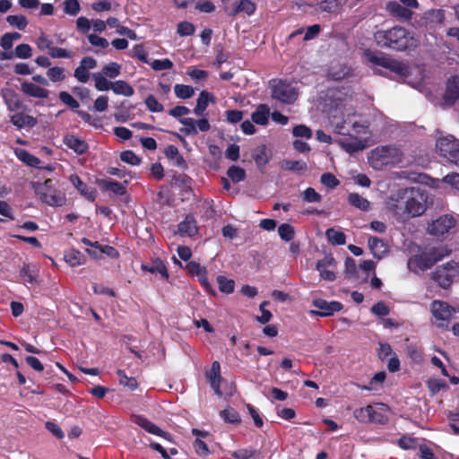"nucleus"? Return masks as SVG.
Wrapping results in <instances>:
<instances>
[{
  "label": "nucleus",
  "mask_w": 459,
  "mask_h": 459,
  "mask_svg": "<svg viewBox=\"0 0 459 459\" xmlns=\"http://www.w3.org/2000/svg\"><path fill=\"white\" fill-rule=\"evenodd\" d=\"M21 91L29 97L39 99H47L49 93L48 90L27 81L21 83Z\"/></svg>",
  "instance_id": "b1692460"
},
{
  "label": "nucleus",
  "mask_w": 459,
  "mask_h": 459,
  "mask_svg": "<svg viewBox=\"0 0 459 459\" xmlns=\"http://www.w3.org/2000/svg\"><path fill=\"white\" fill-rule=\"evenodd\" d=\"M302 199L306 203H320L322 201V195L313 187L309 186L302 193Z\"/></svg>",
  "instance_id": "4d7b16f0"
},
{
  "label": "nucleus",
  "mask_w": 459,
  "mask_h": 459,
  "mask_svg": "<svg viewBox=\"0 0 459 459\" xmlns=\"http://www.w3.org/2000/svg\"><path fill=\"white\" fill-rule=\"evenodd\" d=\"M340 4L331 0H322L316 4V10L322 13H333L337 11Z\"/></svg>",
  "instance_id": "3c124183"
},
{
  "label": "nucleus",
  "mask_w": 459,
  "mask_h": 459,
  "mask_svg": "<svg viewBox=\"0 0 459 459\" xmlns=\"http://www.w3.org/2000/svg\"><path fill=\"white\" fill-rule=\"evenodd\" d=\"M386 12L393 17L400 20L409 21L413 14L409 8L403 6L396 1H389L385 4Z\"/></svg>",
  "instance_id": "f3484780"
},
{
  "label": "nucleus",
  "mask_w": 459,
  "mask_h": 459,
  "mask_svg": "<svg viewBox=\"0 0 459 459\" xmlns=\"http://www.w3.org/2000/svg\"><path fill=\"white\" fill-rule=\"evenodd\" d=\"M221 418L227 423L238 425L241 422L239 413L232 407L228 406L220 412Z\"/></svg>",
  "instance_id": "c9c22d12"
},
{
  "label": "nucleus",
  "mask_w": 459,
  "mask_h": 459,
  "mask_svg": "<svg viewBox=\"0 0 459 459\" xmlns=\"http://www.w3.org/2000/svg\"><path fill=\"white\" fill-rule=\"evenodd\" d=\"M364 56L368 62L375 65L388 69L398 75L403 76L408 71V66L405 64L390 57L383 52L366 49L364 51Z\"/></svg>",
  "instance_id": "39448f33"
},
{
  "label": "nucleus",
  "mask_w": 459,
  "mask_h": 459,
  "mask_svg": "<svg viewBox=\"0 0 459 459\" xmlns=\"http://www.w3.org/2000/svg\"><path fill=\"white\" fill-rule=\"evenodd\" d=\"M348 202L351 206L356 207L363 212H367L370 209L369 201L358 193L349 194Z\"/></svg>",
  "instance_id": "72a5a7b5"
},
{
  "label": "nucleus",
  "mask_w": 459,
  "mask_h": 459,
  "mask_svg": "<svg viewBox=\"0 0 459 459\" xmlns=\"http://www.w3.org/2000/svg\"><path fill=\"white\" fill-rule=\"evenodd\" d=\"M278 233L284 241H290L294 238L295 230L293 226L288 223H282L278 228Z\"/></svg>",
  "instance_id": "8fccbe9b"
},
{
  "label": "nucleus",
  "mask_w": 459,
  "mask_h": 459,
  "mask_svg": "<svg viewBox=\"0 0 459 459\" xmlns=\"http://www.w3.org/2000/svg\"><path fill=\"white\" fill-rule=\"evenodd\" d=\"M351 75V69L346 65H342L339 70L332 69L330 71V76L334 81H342L344 78Z\"/></svg>",
  "instance_id": "e2e57ef3"
},
{
  "label": "nucleus",
  "mask_w": 459,
  "mask_h": 459,
  "mask_svg": "<svg viewBox=\"0 0 459 459\" xmlns=\"http://www.w3.org/2000/svg\"><path fill=\"white\" fill-rule=\"evenodd\" d=\"M217 283L219 290L225 294H230L234 291L235 281L231 279H228L225 276L219 275L217 277Z\"/></svg>",
  "instance_id": "79ce46f5"
},
{
  "label": "nucleus",
  "mask_w": 459,
  "mask_h": 459,
  "mask_svg": "<svg viewBox=\"0 0 459 459\" xmlns=\"http://www.w3.org/2000/svg\"><path fill=\"white\" fill-rule=\"evenodd\" d=\"M10 121L19 129L33 127L37 125V119L34 117L24 114L22 111H18L16 114L13 115Z\"/></svg>",
  "instance_id": "a878e982"
},
{
  "label": "nucleus",
  "mask_w": 459,
  "mask_h": 459,
  "mask_svg": "<svg viewBox=\"0 0 459 459\" xmlns=\"http://www.w3.org/2000/svg\"><path fill=\"white\" fill-rule=\"evenodd\" d=\"M36 194L42 202L50 206H62L65 203V197L56 189H50V191L36 190Z\"/></svg>",
  "instance_id": "a211bd4d"
},
{
  "label": "nucleus",
  "mask_w": 459,
  "mask_h": 459,
  "mask_svg": "<svg viewBox=\"0 0 459 459\" xmlns=\"http://www.w3.org/2000/svg\"><path fill=\"white\" fill-rule=\"evenodd\" d=\"M174 91L176 96L182 100L190 99L195 93L194 88L186 84H176Z\"/></svg>",
  "instance_id": "c03bdc74"
},
{
  "label": "nucleus",
  "mask_w": 459,
  "mask_h": 459,
  "mask_svg": "<svg viewBox=\"0 0 459 459\" xmlns=\"http://www.w3.org/2000/svg\"><path fill=\"white\" fill-rule=\"evenodd\" d=\"M281 168L285 170L296 171L299 174H303L307 170V165L303 160H284L282 161Z\"/></svg>",
  "instance_id": "e433bc0d"
},
{
  "label": "nucleus",
  "mask_w": 459,
  "mask_h": 459,
  "mask_svg": "<svg viewBox=\"0 0 459 459\" xmlns=\"http://www.w3.org/2000/svg\"><path fill=\"white\" fill-rule=\"evenodd\" d=\"M353 416L359 422H374L379 421L380 423H384L378 417H383L381 413L375 411L373 406L367 405L366 407H361L355 409L353 411Z\"/></svg>",
  "instance_id": "dca6fc26"
},
{
  "label": "nucleus",
  "mask_w": 459,
  "mask_h": 459,
  "mask_svg": "<svg viewBox=\"0 0 459 459\" xmlns=\"http://www.w3.org/2000/svg\"><path fill=\"white\" fill-rule=\"evenodd\" d=\"M312 304L315 307L318 308V310H310V315L323 317L331 316L335 312L341 311L343 307L342 304L339 301L328 302L322 299H314Z\"/></svg>",
  "instance_id": "9d476101"
},
{
  "label": "nucleus",
  "mask_w": 459,
  "mask_h": 459,
  "mask_svg": "<svg viewBox=\"0 0 459 459\" xmlns=\"http://www.w3.org/2000/svg\"><path fill=\"white\" fill-rule=\"evenodd\" d=\"M198 278V281L200 282L201 286L208 292L212 295H216L215 290L212 287L211 283L208 281V272L205 268L199 274L196 275Z\"/></svg>",
  "instance_id": "0e129e2a"
},
{
  "label": "nucleus",
  "mask_w": 459,
  "mask_h": 459,
  "mask_svg": "<svg viewBox=\"0 0 459 459\" xmlns=\"http://www.w3.org/2000/svg\"><path fill=\"white\" fill-rule=\"evenodd\" d=\"M431 312L437 320L449 322L455 310L445 301L434 300L431 303Z\"/></svg>",
  "instance_id": "ddd939ff"
},
{
  "label": "nucleus",
  "mask_w": 459,
  "mask_h": 459,
  "mask_svg": "<svg viewBox=\"0 0 459 459\" xmlns=\"http://www.w3.org/2000/svg\"><path fill=\"white\" fill-rule=\"evenodd\" d=\"M403 152L396 147L386 145L377 147L368 157L373 167L377 165H394L402 162Z\"/></svg>",
  "instance_id": "0eeeda50"
},
{
  "label": "nucleus",
  "mask_w": 459,
  "mask_h": 459,
  "mask_svg": "<svg viewBox=\"0 0 459 459\" xmlns=\"http://www.w3.org/2000/svg\"><path fill=\"white\" fill-rule=\"evenodd\" d=\"M142 270L152 273H160L166 280L169 276L166 264L160 258H156L152 265L142 264Z\"/></svg>",
  "instance_id": "c85d7f7f"
},
{
  "label": "nucleus",
  "mask_w": 459,
  "mask_h": 459,
  "mask_svg": "<svg viewBox=\"0 0 459 459\" xmlns=\"http://www.w3.org/2000/svg\"><path fill=\"white\" fill-rule=\"evenodd\" d=\"M258 451L252 448H240L234 451L231 456L235 459H250L256 455Z\"/></svg>",
  "instance_id": "052dcab7"
},
{
  "label": "nucleus",
  "mask_w": 459,
  "mask_h": 459,
  "mask_svg": "<svg viewBox=\"0 0 459 459\" xmlns=\"http://www.w3.org/2000/svg\"><path fill=\"white\" fill-rule=\"evenodd\" d=\"M457 267L458 264L455 261L437 266L432 273V279L443 289H447L452 284L454 277L458 273Z\"/></svg>",
  "instance_id": "6e6552de"
},
{
  "label": "nucleus",
  "mask_w": 459,
  "mask_h": 459,
  "mask_svg": "<svg viewBox=\"0 0 459 459\" xmlns=\"http://www.w3.org/2000/svg\"><path fill=\"white\" fill-rule=\"evenodd\" d=\"M325 236L332 245L341 246L346 243L345 234L342 231L334 230L333 228L327 229Z\"/></svg>",
  "instance_id": "4c0bfd02"
},
{
  "label": "nucleus",
  "mask_w": 459,
  "mask_h": 459,
  "mask_svg": "<svg viewBox=\"0 0 459 459\" xmlns=\"http://www.w3.org/2000/svg\"><path fill=\"white\" fill-rule=\"evenodd\" d=\"M252 158L254 159L257 168L260 170L264 169L270 160V158L266 153V146L263 144L255 148L252 153Z\"/></svg>",
  "instance_id": "7c9ffc66"
},
{
  "label": "nucleus",
  "mask_w": 459,
  "mask_h": 459,
  "mask_svg": "<svg viewBox=\"0 0 459 459\" xmlns=\"http://www.w3.org/2000/svg\"><path fill=\"white\" fill-rule=\"evenodd\" d=\"M407 355L415 364H421L423 362V351L420 347L414 344H409L406 348Z\"/></svg>",
  "instance_id": "ea45409f"
},
{
  "label": "nucleus",
  "mask_w": 459,
  "mask_h": 459,
  "mask_svg": "<svg viewBox=\"0 0 459 459\" xmlns=\"http://www.w3.org/2000/svg\"><path fill=\"white\" fill-rule=\"evenodd\" d=\"M374 40L378 47L397 52L412 50L419 45L414 34L402 26L377 30Z\"/></svg>",
  "instance_id": "f03ea898"
},
{
  "label": "nucleus",
  "mask_w": 459,
  "mask_h": 459,
  "mask_svg": "<svg viewBox=\"0 0 459 459\" xmlns=\"http://www.w3.org/2000/svg\"><path fill=\"white\" fill-rule=\"evenodd\" d=\"M206 377L208 378L211 387L214 390V392L221 395V365L219 361L215 360L212 363L211 369L206 372Z\"/></svg>",
  "instance_id": "412c9836"
},
{
  "label": "nucleus",
  "mask_w": 459,
  "mask_h": 459,
  "mask_svg": "<svg viewBox=\"0 0 459 459\" xmlns=\"http://www.w3.org/2000/svg\"><path fill=\"white\" fill-rule=\"evenodd\" d=\"M3 97L9 110L18 112L24 111L26 109V106L20 99L18 94H16L13 91L6 90V91L3 93Z\"/></svg>",
  "instance_id": "5701e85b"
},
{
  "label": "nucleus",
  "mask_w": 459,
  "mask_h": 459,
  "mask_svg": "<svg viewBox=\"0 0 459 459\" xmlns=\"http://www.w3.org/2000/svg\"><path fill=\"white\" fill-rule=\"evenodd\" d=\"M20 277L23 279L24 284H34L37 281L36 276L30 270V265L24 264L20 270Z\"/></svg>",
  "instance_id": "13d9d810"
},
{
  "label": "nucleus",
  "mask_w": 459,
  "mask_h": 459,
  "mask_svg": "<svg viewBox=\"0 0 459 459\" xmlns=\"http://www.w3.org/2000/svg\"><path fill=\"white\" fill-rule=\"evenodd\" d=\"M344 265L347 278L354 280L359 278L357 264L353 258L348 256L345 259Z\"/></svg>",
  "instance_id": "864d4df0"
},
{
  "label": "nucleus",
  "mask_w": 459,
  "mask_h": 459,
  "mask_svg": "<svg viewBox=\"0 0 459 459\" xmlns=\"http://www.w3.org/2000/svg\"><path fill=\"white\" fill-rule=\"evenodd\" d=\"M6 22L11 26L16 27L20 30H23L28 25L27 18L22 14L9 15L6 17Z\"/></svg>",
  "instance_id": "de8ad7c7"
},
{
  "label": "nucleus",
  "mask_w": 459,
  "mask_h": 459,
  "mask_svg": "<svg viewBox=\"0 0 459 459\" xmlns=\"http://www.w3.org/2000/svg\"><path fill=\"white\" fill-rule=\"evenodd\" d=\"M95 82V88L100 91H108L112 87V82L107 80L106 76L102 74L96 73L92 74Z\"/></svg>",
  "instance_id": "37998d69"
},
{
  "label": "nucleus",
  "mask_w": 459,
  "mask_h": 459,
  "mask_svg": "<svg viewBox=\"0 0 459 459\" xmlns=\"http://www.w3.org/2000/svg\"><path fill=\"white\" fill-rule=\"evenodd\" d=\"M132 421L148 433L170 440V434L169 432L162 430L160 427L143 415H133Z\"/></svg>",
  "instance_id": "f8f14e48"
},
{
  "label": "nucleus",
  "mask_w": 459,
  "mask_h": 459,
  "mask_svg": "<svg viewBox=\"0 0 459 459\" xmlns=\"http://www.w3.org/2000/svg\"><path fill=\"white\" fill-rule=\"evenodd\" d=\"M15 154L17 158L26 165L31 168H39L41 160L38 157L30 153L28 151L24 149H16Z\"/></svg>",
  "instance_id": "2f4dec72"
},
{
  "label": "nucleus",
  "mask_w": 459,
  "mask_h": 459,
  "mask_svg": "<svg viewBox=\"0 0 459 459\" xmlns=\"http://www.w3.org/2000/svg\"><path fill=\"white\" fill-rule=\"evenodd\" d=\"M144 104L146 105L147 109L153 113H159L164 110L163 105L160 103L156 97L152 94H149L145 98Z\"/></svg>",
  "instance_id": "49530a36"
},
{
  "label": "nucleus",
  "mask_w": 459,
  "mask_h": 459,
  "mask_svg": "<svg viewBox=\"0 0 459 459\" xmlns=\"http://www.w3.org/2000/svg\"><path fill=\"white\" fill-rule=\"evenodd\" d=\"M47 76L53 82H62L65 78V70L58 66L50 67L47 71Z\"/></svg>",
  "instance_id": "6e6d98bb"
},
{
  "label": "nucleus",
  "mask_w": 459,
  "mask_h": 459,
  "mask_svg": "<svg viewBox=\"0 0 459 459\" xmlns=\"http://www.w3.org/2000/svg\"><path fill=\"white\" fill-rule=\"evenodd\" d=\"M320 181L324 186L331 189L336 187L340 184V181L336 177L329 172L322 174Z\"/></svg>",
  "instance_id": "338daca9"
},
{
  "label": "nucleus",
  "mask_w": 459,
  "mask_h": 459,
  "mask_svg": "<svg viewBox=\"0 0 459 459\" xmlns=\"http://www.w3.org/2000/svg\"><path fill=\"white\" fill-rule=\"evenodd\" d=\"M228 177L235 183L243 181L246 178V171L238 166H230L227 170Z\"/></svg>",
  "instance_id": "a18cd8bd"
},
{
  "label": "nucleus",
  "mask_w": 459,
  "mask_h": 459,
  "mask_svg": "<svg viewBox=\"0 0 459 459\" xmlns=\"http://www.w3.org/2000/svg\"><path fill=\"white\" fill-rule=\"evenodd\" d=\"M121 73V65L116 62H110L102 68V74L108 78H116Z\"/></svg>",
  "instance_id": "09e8293b"
},
{
  "label": "nucleus",
  "mask_w": 459,
  "mask_h": 459,
  "mask_svg": "<svg viewBox=\"0 0 459 459\" xmlns=\"http://www.w3.org/2000/svg\"><path fill=\"white\" fill-rule=\"evenodd\" d=\"M70 181L79 193L84 196L88 201L94 202L97 196L96 189L89 186L84 183L78 175L73 174L70 177Z\"/></svg>",
  "instance_id": "6ab92c4d"
},
{
  "label": "nucleus",
  "mask_w": 459,
  "mask_h": 459,
  "mask_svg": "<svg viewBox=\"0 0 459 459\" xmlns=\"http://www.w3.org/2000/svg\"><path fill=\"white\" fill-rule=\"evenodd\" d=\"M455 219L449 214L442 215L433 221L428 227L429 233L433 236H443L455 227Z\"/></svg>",
  "instance_id": "1a4fd4ad"
},
{
  "label": "nucleus",
  "mask_w": 459,
  "mask_h": 459,
  "mask_svg": "<svg viewBox=\"0 0 459 459\" xmlns=\"http://www.w3.org/2000/svg\"><path fill=\"white\" fill-rule=\"evenodd\" d=\"M178 232L180 236L193 237L198 232L196 221L193 215L188 214L178 223Z\"/></svg>",
  "instance_id": "4be33fe9"
},
{
  "label": "nucleus",
  "mask_w": 459,
  "mask_h": 459,
  "mask_svg": "<svg viewBox=\"0 0 459 459\" xmlns=\"http://www.w3.org/2000/svg\"><path fill=\"white\" fill-rule=\"evenodd\" d=\"M112 91L115 94L130 97L134 94V88L126 81L118 80L112 82Z\"/></svg>",
  "instance_id": "f704fd0d"
},
{
  "label": "nucleus",
  "mask_w": 459,
  "mask_h": 459,
  "mask_svg": "<svg viewBox=\"0 0 459 459\" xmlns=\"http://www.w3.org/2000/svg\"><path fill=\"white\" fill-rule=\"evenodd\" d=\"M271 97L283 104H293L299 97V91L291 82L282 79L269 81Z\"/></svg>",
  "instance_id": "20e7f679"
},
{
  "label": "nucleus",
  "mask_w": 459,
  "mask_h": 459,
  "mask_svg": "<svg viewBox=\"0 0 459 459\" xmlns=\"http://www.w3.org/2000/svg\"><path fill=\"white\" fill-rule=\"evenodd\" d=\"M459 146V141L456 140L453 135H447L445 137H440L437 139L436 143V148L439 153L444 158H446L447 155L454 150Z\"/></svg>",
  "instance_id": "aec40b11"
},
{
  "label": "nucleus",
  "mask_w": 459,
  "mask_h": 459,
  "mask_svg": "<svg viewBox=\"0 0 459 459\" xmlns=\"http://www.w3.org/2000/svg\"><path fill=\"white\" fill-rule=\"evenodd\" d=\"M119 157L123 162H126L132 166H138L142 161V159L131 150L122 152Z\"/></svg>",
  "instance_id": "603ef678"
},
{
  "label": "nucleus",
  "mask_w": 459,
  "mask_h": 459,
  "mask_svg": "<svg viewBox=\"0 0 459 459\" xmlns=\"http://www.w3.org/2000/svg\"><path fill=\"white\" fill-rule=\"evenodd\" d=\"M58 98L64 104L74 110L77 109L80 106L79 102L67 91H60Z\"/></svg>",
  "instance_id": "bf43d9fd"
},
{
  "label": "nucleus",
  "mask_w": 459,
  "mask_h": 459,
  "mask_svg": "<svg viewBox=\"0 0 459 459\" xmlns=\"http://www.w3.org/2000/svg\"><path fill=\"white\" fill-rule=\"evenodd\" d=\"M270 114V109L265 104H261L257 107V108L252 113L251 118L253 123L260 126H265L268 124V117Z\"/></svg>",
  "instance_id": "c756f323"
},
{
  "label": "nucleus",
  "mask_w": 459,
  "mask_h": 459,
  "mask_svg": "<svg viewBox=\"0 0 459 459\" xmlns=\"http://www.w3.org/2000/svg\"><path fill=\"white\" fill-rule=\"evenodd\" d=\"M334 132L342 135L361 134L366 133L367 126L357 119L356 113L347 114L345 117H333L331 121Z\"/></svg>",
  "instance_id": "423d86ee"
},
{
  "label": "nucleus",
  "mask_w": 459,
  "mask_h": 459,
  "mask_svg": "<svg viewBox=\"0 0 459 459\" xmlns=\"http://www.w3.org/2000/svg\"><path fill=\"white\" fill-rule=\"evenodd\" d=\"M64 259L72 267L83 264L86 261L84 255L74 248H70L65 251Z\"/></svg>",
  "instance_id": "cd10ccee"
},
{
  "label": "nucleus",
  "mask_w": 459,
  "mask_h": 459,
  "mask_svg": "<svg viewBox=\"0 0 459 459\" xmlns=\"http://www.w3.org/2000/svg\"><path fill=\"white\" fill-rule=\"evenodd\" d=\"M97 185L104 191H110L117 195L126 194V186L112 179H97Z\"/></svg>",
  "instance_id": "393cba45"
},
{
  "label": "nucleus",
  "mask_w": 459,
  "mask_h": 459,
  "mask_svg": "<svg viewBox=\"0 0 459 459\" xmlns=\"http://www.w3.org/2000/svg\"><path fill=\"white\" fill-rule=\"evenodd\" d=\"M397 444L403 450H411L417 447L418 439L403 435L397 440Z\"/></svg>",
  "instance_id": "5fc2aeb1"
},
{
  "label": "nucleus",
  "mask_w": 459,
  "mask_h": 459,
  "mask_svg": "<svg viewBox=\"0 0 459 459\" xmlns=\"http://www.w3.org/2000/svg\"><path fill=\"white\" fill-rule=\"evenodd\" d=\"M117 375L119 378L120 385L128 387L132 391L135 390L138 387V382H137L136 378L128 377L126 374L125 370L118 369L117 371Z\"/></svg>",
  "instance_id": "58836bf2"
},
{
  "label": "nucleus",
  "mask_w": 459,
  "mask_h": 459,
  "mask_svg": "<svg viewBox=\"0 0 459 459\" xmlns=\"http://www.w3.org/2000/svg\"><path fill=\"white\" fill-rule=\"evenodd\" d=\"M81 10L78 0H65L64 3V12L69 15L75 16Z\"/></svg>",
  "instance_id": "69168bd1"
},
{
  "label": "nucleus",
  "mask_w": 459,
  "mask_h": 459,
  "mask_svg": "<svg viewBox=\"0 0 459 459\" xmlns=\"http://www.w3.org/2000/svg\"><path fill=\"white\" fill-rule=\"evenodd\" d=\"M368 244L374 257L380 259L382 254L386 252L384 241L377 237H369Z\"/></svg>",
  "instance_id": "473e14b6"
},
{
  "label": "nucleus",
  "mask_w": 459,
  "mask_h": 459,
  "mask_svg": "<svg viewBox=\"0 0 459 459\" xmlns=\"http://www.w3.org/2000/svg\"><path fill=\"white\" fill-rule=\"evenodd\" d=\"M210 101H214L213 94L208 92L207 91H202L196 100V105L195 108H194V113L198 117L203 116Z\"/></svg>",
  "instance_id": "bb28decb"
},
{
  "label": "nucleus",
  "mask_w": 459,
  "mask_h": 459,
  "mask_svg": "<svg viewBox=\"0 0 459 459\" xmlns=\"http://www.w3.org/2000/svg\"><path fill=\"white\" fill-rule=\"evenodd\" d=\"M255 10L256 4L251 0L236 1L230 6H224V12L230 17H235L239 13L250 16L255 13Z\"/></svg>",
  "instance_id": "9b49d317"
},
{
  "label": "nucleus",
  "mask_w": 459,
  "mask_h": 459,
  "mask_svg": "<svg viewBox=\"0 0 459 459\" xmlns=\"http://www.w3.org/2000/svg\"><path fill=\"white\" fill-rule=\"evenodd\" d=\"M444 100L447 105H454L459 100V76H451L446 84Z\"/></svg>",
  "instance_id": "4468645a"
},
{
  "label": "nucleus",
  "mask_w": 459,
  "mask_h": 459,
  "mask_svg": "<svg viewBox=\"0 0 459 459\" xmlns=\"http://www.w3.org/2000/svg\"><path fill=\"white\" fill-rule=\"evenodd\" d=\"M292 134L296 137L310 139L312 137V130L305 125H298L293 127Z\"/></svg>",
  "instance_id": "774afa93"
},
{
  "label": "nucleus",
  "mask_w": 459,
  "mask_h": 459,
  "mask_svg": "<svg viewBox=\"0 0 459 459\" xmlns=\"http://www.w3.org/2000/svg\"><path fill=\"white\" fill-rule=\"evenodd\" d=\"M195 30L194 24L189 22H181L178 24L177 32L181 37L191 36L195 33Z\"/></svg>",
  "instance_id": "680f3d73"
},
{
  "label": "nucleus",
  "mask_w": 459,
  "mask_h": 459,
  "mask_svg": "<svg viewBox=\"0 0 459 459\" xmlns=\"http://www.w3.org/2000/svg\"><path fill=\"white\" fill-rule=\"evenodd\" d=\"M429 195L420 188L401 189L397 197L390 204V210L400 218L416 217L423 214L428 207Z\"/></svg>",
  "instance_id": "f257e3e1"
},
{
  "label": "nucleus",
  "mask_w": 459,
  "mask_h": 459,
  "mask_svg": "<svg viewBox=\"0 0 459 459\" xmlns=\"http://www.w3.org/2000/svg\"><path fill=\"white\" fill-rule=\"evenodd\" d=\"M451 250L446 246L432 247L426 252L412 255L409 258L407 266L411 272H420L430 269L436 263L449 255Z\"/></svg>",
  "instance_id": "7ed1b4c3"
},
{
  "label": "nucleus",
  "mask_w": 459,
  "mask_h": 459,
  "mask_svg": "<svg viewBox=\"0 0 459 459\" xmlns=\"http://www.w3.org/2000/svg\"><path fill=\"white\" fill-rule=\"evenodd\" d=\"M63 143L77 155H83L89 151L88 143L72 134H65L63 138Z\"/></svg>",
  "instance_id": "2eb2a0df"
},
{
  "label": "nucleus",
  "mask_w": 459,
  "mask_h": 459,
  "mask_svg": "<svg viewBox=\"0 0 459 459\" xmlns=\"http://www.w3.org/2000/svg\"><path fill=\"white\" fill-rule=\"evenodd\" d=\"M180 124L184 126L180 132L185 135H195L197 134L195 120L192 117H183L179 119Z\"/></svg>",
  "instance_id": "a19ab883"
}]
</instances>
